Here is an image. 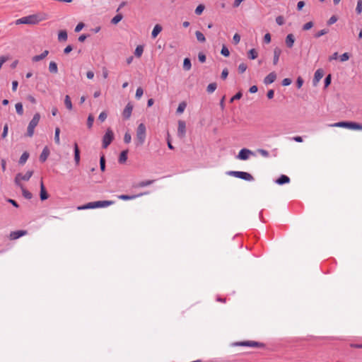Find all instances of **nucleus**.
I'll list each match as a JSON object with an SVG mask.
<instances>
[{"label": "nucleus", "mask_w": 362, "mask_h": 362, "mask_svg": "<svg viewBox=\"0 0 362 362\" xmlns=\"http://www.w3.org/2000/svg\"><path fill=\"white\" fill-rule=\"evenodd\" d=\"M229 175H232L238 178H240L247 181H252L254 179L252 175L246 172L231 171L229 173Z\"/></svg>", "instance_id": "obj_8"}, {"label": "nucleus", "mask_w": 362, "mask_h": 362, "mask_svg": "<svg viewBox=\"0 0 362 362\" xmlns=\"http://www.w3.org/2000/svg\"><path fill=\"white\" fill-rule=\"evenodd\" d=\"M45 18L41 17L40 15H30L28 16L23 17L16 21V24H37L39 22L45 20Z\"/></svg>", "instance_id": "obj_4"}, {"label": "nucleus", "mask_w": 362, "mask_h": 362, "mask_svg": "<svg viewBox=\"0 0 362 362\" xmlns=\"http://www.w3.org/2000/svg\"><path fill=\"white\" fill-rule=\"evenodd\" d=\"M313 25H314V24L312 21L308 22L303 25V30H308L311 29L313 27Z\"/></svg>", "instance_id": "obj_48"}, {"label": "nucleus", "mask_w": 362, "mask_h": 362, "mask_svg": "<svg viewBox=\"0 0 362 362\" xmlns=\"http://www.w3.org/2000/svg\"><path fill=\"white\" fill-rule=\"evenodd\" d=\"M114 204H115L114 201H97V202H89V203L82 205V206H78L77 207V209L78 210H85V209H89L103 208V207L109 206Z\"/></svg>", "instance_id": "obj_1"}, {"label": "nucleus", "mask_w": 362, "mask_h": 362, "mask_svg": "<svg viewBox=\"0 0 362 362\" xmlns=\"http://www.w3.org/2000/svg\"><path fill=\"white\" fill-rule=\"evenodd\" d=\"M153 183V180H146V181H142L139 183L138 186L140 187H144L146 186H148Z\"/></svg>", "instance_id": "obj_49"}, {"label": "nucleus", "mask_w": 362, "mask_h": 362, "mask_svg": "<svg viewBox=\"0 0 362 362\" xmlns=\"http://www.w3.org/2000/svg\"><path fill=\"white\" fill-rule=\"evenodd\" d=\"M133 110V105L130 103H127L122 112V116L125 119L130 118Z\"/></svg>", "instance_id": "obj_11"}, {"label": "nucleus", "mask_w": 362, "mask_h": 362, "mask_svg": "<svg viewBox=\"0 0 362 362\" xmlns=\"http://www.w3.org/2000/svg\"><path fill=\"white\" fill-rule=\"evenodd\" d=\"M258 56V53L255 49H251L248 52V57L250 59H255Z\"/></svg>", "instance_id": "obj_33"}, {"label": "nucleus", "mask_w": 362, "mask_h": 362, "mask_svg": "<svg viewBox=\"0 0 362 362\" xmlns=\"http://www.w3.org/2000/svg\"><path fill=\"white\" fill-rule=\"evenodd\" d=\"M195 35H196V37H197V40L200 42H204L206 41V38L204 35V34L202 33H201L200 31H196L195 32Z\"/></svg>", "instance_id": "obj_32"}, {"label": "nucleus", "mask_w": 362, "mask_h": 362, "mask_svg": "<svg viewBox=\"0 0 362 362\" xmlns=\"http://www.w3.org/2000/svg\"><path fill=\"white\" fill-rule=\"evenodd\" d=\"M253 155L254 153L251 150L247 148H243L239 151L238 155L237 156V158L239 160H247L250 156Z\"/></svg>", "instance_id": "obj_9"}, {"label": "nucleus", "mask_w": 362, "mask_h": 362, "mask_svg": "<svg viewBox=\"0 0 362 362\" xmlns=\"http://www.w3.org/2000/svg\"><path fill=\"white\" fill-rule=\"evenodd\" d=\"M132 140V136L129 132H126L124 136V141L126 144H129L131 142Z\"/></svg>", "instance_id": "obj_51"}, {"label": "nucleus", "mask_w": 362, "mask_h": 362, "mask_svg": "<svg viewBox=\"0 0 362 362\" xmlns=\"http://www.w3.org/2000/svg\"><path fill=\"white\" fill-rule=\"evenodd\" d=\"M324 76V71L322 69H318L315 72L314 75V78L313 81V86H317L319 81Z\"/></svg>", "instance_id": "obj_13"}, {"label": "nucleus", "mask_w": 362, "mask_h": 362, "mask_svg": "<svg viewBox=\"0 0 362 362\" xmlns=\"http://www.w3.org/2000/svg\"><path fill=\"white\" fill-rule=\"evenodd\" d=\"M106 118H107V114H106V112H100V115H99V116H98V119H99L101 122H104V121L106 119Z\"/></svg>", "instance_id": "obj_54"}, {"label": "nucleus", "mask_w": 362, "mask_h": 362, "mask_svg": "<svg viewBox=\"0 0 362 362\" xmlns=\"http://www.w3.org/2000/svg\"><path fill=\"white\" fill-rule=\"evenodd\" d=\"M216 87H217V86H216V83H209L206 88L207 92L209 93H213L216 89Z\"/></svg>", "instance_id": "obj_39"}, {"label": "nucleus", "mask_w": 362, "mask_h": 362, "mask_svg": "<svg viewBox=\"0 0 362 362\" xmlns=\"http://www.w3.org/2000/svg\"><path fill=\"white\" fill-rule=\"evenodd\" d=\"M291 83V80L290 78H284L282 81V85L284 86H289Z\"/></svg>", "instance_id": "obj_64"}, {"label": "nucleus", "mask_w": 362, "mask_h": 362, "mask_svg": "<svg viewBox=\"0 0 362 362\" xmlns=\"http://www.w3.org/2000/svg\"><path fill=\"white\" fill-rule=\"evenodd\" d=\"M100 170L102 171H105V156H102L100 159Z\"/></svg>", "instance_id": "obj_46"}, {"label": "nucleus", "mask_w": 362, "mask_h": 362, "mask_svg": "<svg viewBox=\"0 0 362 362\" xmlns=\"http://www.w3.org/2000/svg\"><path fill=\"white\" fill-rule=\"evenodd\" d=\"M329 32V30L328 29H322V30H319L317 33H316L314 35V37L315 38H319L321 36L324 35H326L327 33H328Z\"/></svg>", "instance_id": "obj_38"}, {"label": "nucleus", "mask_w": 362, "mask_h": 362, "mask_svg": "<svg viewBox=\"0 0 362 362\" xmlns=\"http://www.w3.org/2000/svg\"><path fill=\"white\" fill-rule=\"evenodd\" d=\"M161 30L162 27L158 24L156 25L151 33L152 37L156 38L158 36V35L161 32Z\"/></svg>", "instance_id": "obj_23"}, {"label": "nucleus", "mask_w": 362, "mask_h": 362, "mask_svg": "<svg viewBox=\"0 0 362 362\" xmlns=\"http://www.w3.org/2000/svg\"><path fill=\"white\" fill-rule=\"evenodd\" d=\"M84 27V24L83 23H79L75 28V32H80Z\"/></svg>", "instance_id": "obj_58"}, {"label": "nucleus", "mask_w": 362, "mask_h": 362, "mask_svg": "<svg viewBox=\"0 0 362 362\" xmlns=\"http://www.w3.org/2000/svg\"><path fill=\"white\" fill-rule=\"evenodd\" d=\"M198 59H199V62L202 63H204L206 62V56L203 53H199Z\"/></svg>", "instance_id": "obj_57"}, {"label": "nucleus", "mask_w": 362, "mask_h": 362, "mask_svg": "<svg viewBox=\"0 0 362 362\" xmlns=\"http://www.w3.org/2000/svg\"><path fill=\"white\" fill-rule=\"evenodd\" d=\"M22 191L23 196L27 199H31L33 194L28 190H27L24 186L19 187Z\"/></svg>", "instance_id": "obj_25"}, {"label": "nucleus", "mask_w": 362, "mask_h": 362, "mask_svg": "<svg viewBox=\"0 0 362 362\" xmlns=\"http://www.w3.org/2000/svg\"><path fill=\"white\" fill-rule=\"evenodd\" d=\"M33 175V170H28L25 174L18 173L14 178V182L18 187L24 186L22 183L23 181H28Z\"/></svg>", "instance_id": "obj_6"}, {"label": "nucleus", "mask_w": 362, "mask_h": 362, "mask_svg": "<svg viewBox=\"0 0 362 362\" xmlns=\"http://www.w3.org/2000/svg\"><path fill=\"white\" fill-rule=\"evenodd\" d=\"M276 22L278 25H282L284 24V18L282 16H279L276 18Z\"/></svg>", "instance_id": "obj_52"}, {"label": "nucleus", "mask_w": 362, "mask_h": 362, "mask_svg": "<svg viewBox=\"0 0 362 362\" xmlns=\"http://www.w3.org/2000/svg\"><path fill=\"white\" fill-rule=\"evenodd\" d=\"M228 75V71L227 69H224L221 73V78L226 79Z\"/></svg>", "instance_id": "obj_63"}, {"label": "nucleus", "mask_w": 362, "mask_h": 362, "mask_svg": "<svg viewBox=\"0 0 362 362\" xmlns=\"http://www.w3.org/2000/svg\"><path fill=\"white\" fill-rule=\"evenodd\" d=\"M286 45L288 48H291L295 42V37L293 34H288L285 40Z\"/></svg>", "instance_id": "obj_17"}, {"label": "nucleus", "mask_w": 362, "mask_h": 362, "mask_svg": "<svg viewBox=\"0 0 362 362\" xmlns=\"http://www.w3.org/2000/svg\"><path fill=\"white\" fill-rule=\"evenodd\" d=\"M40 119V115L39 113H35L33 117V119L30 120V122L28 124V128H27V133L26 136L28 137H32L34 134L35 128L37 127V125L39 123V121Z\"/></svg>", "instance_id": "obj_5"}, {"label": "nucleus", "mask_w": 362, "mask_h": 362, "mask_svg": "<svg viewBox=\"0 0 362 362\" xmlns=\"http://www.w3.org/2000/svg\"><path fill=\"white\" fill-rule=\"evenodd\" d=\"M241 97H242V93L241 92H238L233 98H231L230 102L233 103L235 100L240 99Z\"/></svg>", "instance_id": "obj_56"}, {"label": "nucleus", "mask_w": 362, "mask_h": 362, "mask_svg": "<svg viewBox=\"0 0 362 362\" xmlns=\"http://www.w3.org/2000/svg\"><path fill=\"white\" fill-rule=\"evenodd\" d=\"M114 139V134L110 129H107L105 134L103 138V147L106 148L112 141Z\"/></svg>", "instance_id": "obj_7"}, {"label": "nucleus", "mask_w": 362, "mask_h": 362, "mask_svg": "<svg viewBox=\"0 0 362 362\" xmlns=\"http://www.w3.org/2000/svg\"><path fill=\"white\" fill-rule=\"evenodd\" d=\"M74 160L76 163L78 165L80 161V151L76 143L74 144Z\"/></svg>", "instance_id": "obj_22"}, {"label": "nucleus", "mask_w": 362, "mask_h": 362, "mask_svg": "<svg viewBox=\"0 0 362 362\" xmlns=\"http://www.w3.org/2000/svg\"><path fill=\"white\" fill-rule=\"evenodd\" d=\"M303 80L301 77L299 76L296 81V84H297L298 88H300L303 86Z\"/></svg>", "instance_id": "obj_61"}, {"label": "nucleus", "mask_w": 362, "mask_h": 362, "mask_svg": "<svg viewBox=\"0 0 362 362\" xmlns=\"http://www.w3.org/2000/svg\"><path fill=\"white\" fill-rule=\"evenodd\" d=\"M192 67L191 62L189 58H185L183 61V69L186 71H189Z\"/></svg>", "instance_id": "obj_30"}, {"label": "nucleus", "mask_w": 362, "mask_h": 362, "mask_svg": "<svg viewBox=\"0 0 362 362\" xmlns=\"http://www.w3.org/2000/svg\"><path fill=\"white\" fill-rule=\"evenodd\" d=\"M144 94V90H143V88L141 87H139L137 88L136 90V94H135V97L136 99H140L141 98V96L143 95Z\"/></svg>", "instance_id": "obj_43"}, {"label": "nucleus", "mask_w": 362, "mask_h": 362, "mask_svg": "<svg viewBox=\"0 0 362 362\" xmlns=\"http://www.w3.org/2000/svg\"><path fill=\"white\" fill-rule=\"evenodd\" d=\"M26 234H27L26 230H16V231L11 232L10 233L9 238L11 240H16Z\"/></svg>", "instance_id": "obj_14"}, {"label": "nucleus", "mask_w": 362, "mask_h": 362, "mask_svg": "<svg viewBox=\"0 0 362 362\" xmlns=\"http://www.w3.org/2000/svg\"><path fill=\"white\" fill-rule=\"evenodd\" d=\"M186 105L185 103H180L177 108V112L179 114L182 113L185 110Z\"/></svg>", "instance_id": "obj_40"}, {"label": "nucleus", "mask_w": 362, "mask_h": 362, "mask_svg": "<svg viewBox=\"0 0 362 362\" xmlns=\"http://www.w3.org/2000/svg\"><path fill=\"white\" fill-rule=\"evenodd\" d=\"M221 53L222 55H223L225 57H228L230 55V52H229L228 49L224 45L222 47Z\"/></svg>", "instance_id": "obj_50"}, {"label": "nucleus", "mask_w": 362, "mask_h": 362, "mask_svg": "<svg viewBox=\"0 0 362 362\" xmlns=\"http://www.w3.org/2000/svg\"><path fill=\"white\" fill-rule=\"evenodd\" d=\"M186 133V124L182 120L178 121L177 134L180 137H184Z\"/></svg>", "instance_id": "obj_12"}, {"label": "nucleus", "mask_w": 362, "mask_h": 362, "mask_svg": "<svg viewBox=\"0 0 362 362\" xmlns=\"http://www.w3.org/2000/svg\"><path fill=\"white\" fill-rule=\"evenodd\" d=\"M40 199L41 200H45L48 198V194L45 189L42 180L40 182Z\"/></svg>", "instance_id": "obj_19"}, {"label": "nucleus", "mask_w": 362, "mask_h": 362, "mask_svg": "<svg viewBox=\"0 0 362 362\" xmlns=\"http://www.w3.org/2000/svg\"><path fill=\"white\" fill-rule=\"evenodd\" d=\"M337 21V18L335 16H332L327 22L328 25H331Z\"/></svg>", "instance_id": "obj_53"}, {"label": "nucleus", "mask_w": 362, "mask_h": 362, "mask_svg": "<svg viewBox=\"0 0 362 362\" xmlns=\"http://www.w3.org/2000/svg\"><path fill=\"white\" fill-rule=\"evenodd\" d=\"M281 54V49L280 48L275 47L274 49V59H273L274 65H276L278 64Z\"/></svg>", "instance_id": "obj_16"}, {"label": "nucleus", "mask_w": 362, "mask_h": 362, "mask_svg": "<svg viewBox=\"0 0 362 362\" xmlns=\"http://www.w3.org/2000/svg\"><path fill=\"white\" fill-rule=\"evenodd\" d=\"M144 52V47L142 45H138L134 51V54L136 57L139 58L141 57Z\"/></svg>", "instance_id": "obj_29"}, {"label": "nucleus", "mask_w": 362, "mask_h": 362, "mask_svg": "<svg viewBox=\"0 0 362 362\" xmlns=\"http://www.w3.org/2000/svg\"><path fill=\"white\" fill-rule=\"evenodd\" d=\"M59 134L60 129L59 127H56L54 132V141L58 145L60 144Z\"/></svg>", "instance_id": "obj_36"}, {"label": "nucleus", "mask_w": 362, "mask_h": 362, "mask_svg": "<svg viewBox=\"0 0 362 362\" xmlns=\"http://www.w3.org/2000/svg\"><path fill=\"white\" fill-rule=\"evenodd\" d=\"M233 42L237 45L240 42V36L239 34L238 33H235L234 35H233Z\"/></svg>", "instance_id": "obj_55"}, {"label": "nucleus", "mask_w": 362, "mask_h": 362, "mask_svg": "<svg viewBox=\"0 0 362 362\" xmlns=\"http://www.w3.org/2000/svg\"><path fill=\"white\" fill-rule=\"evenodd\" d=\"M122 19V15L117 14L111 20V23L112 24H117Z\"/></svg>", "instance_id": "obj_41"}, {"label": "nucleus", "mask_w": 362, "mask_h": 362, "mask_svg": "<svg viewBox=\"0 0 362 362\" xmlns=\"http://www.w3.org/2000/svg\"><path fill=\"white\" fill-rule=\"evenodd\" d=\"M331 83V75L329 74L326 78H325V87H327L328 86H329Z\"/></svg>", "instance_id": "obj_62"}, {"label": "nucleus", "mask_w": 362, "mask_h": 362, "mask_svg": "<svg viewBox=\"0 0 362 362\" xmlns=\"http://www.w3.org/2000/svg\"><path fill=\"white\" fill-rule=\"evenodd\" d=\"M146 137V128L144 124L141 123L138 125L136 134V145L142 146Z\"/></svg>", "instance_id": "obj_3"}, {"label": "nucleus", "mask_w": 362, "mask_h": 362, "mask_svg": "<svg viewBox=\"0 0 362 362\" xmlns=\"http://www.w3.org/2000/svg\"><path fill=\"white\" fill-rule=\"evenodd\" d=\"M28 157H29V153L28 152H24L20 159H19V163L21 164V165H23L26 161L28 159Z\"/></svg>", "instance_id": "obj_34"}, {"label": "nucleus", "mask_w": 362, "mask_h": 362, "mask_svg": "<svg viewBox=\"0 0 362 362\" xmlns=\"http://www.w3.org/2000/svg\"><path fill=\"white\" fill-rule=\"evenodd\" d=\"M64 104L69 110H72V103L69 95H66L64 98Z\"/></svg>", "instance_id": "obj_31"}, {"label": "nucleus", "mask_w": 362, "mask_h": 362, "mask_svg": "<svg viewBox=\"0 0 362 362\" xmlns=\"http://www.w3.org/2000/svg\"><path fill=\"white\" fill-rule=\"evenodd\" d=\"M49 155V151L47 148V147H45L40 156V160L41 162H45L47 159Z\"/></svg>", "instance_id": "obj_20"}, {"label": "nucleus", "mask_w": 362, "mask_h": 362, "mask_svg": "<svg viewBox=\"0 0 362 362\" xmlns=\"http://www.w3.org/2000/svg\"><path fill=\"white\" fill-rule=\"evenodd\" d=\"M289 182H290V178L285 175H281V177L279 178H278L276 181V182L279 185H284L286 183H288Z\"/></svg>", "instance_id": "obj_21"}, {"label": "nucleus", "mask_w": 362, "mask_h": 362, "mask_svg": "<svg viewBox=\"0 0 362 362\" xmlns=\"http://www.w3.org/2000/svg\"><path fill=\"white\" fill-rule=\"evenodd\" d=\"M276 78V74L274 72L269 74L264 79V83L266 85L272 83Z\"/></svg>", "instance_id": "obj_15"}, {"label": "nucleus", "mask_w": 362, "mask_h": 362, "mask_svg": "<svg viewBox=\"0 0 362 362\" xmlns=\"http://www.w3.org/2000/svg\"><path fill=\"white\" fill-rule=\"evenodd\" d=\"M205 8L204 5L199 4L195 9V13L198 16L201 15Z\"/></svg>", "instance_id": "obj_42"}, {"label": "nucleus", "mask_w": 362, "mask_h": 362, "mask_svg": "<svg viewBox=\"0 0 362 362\" xmlns=\"http://www.w3.org/2000/svg\"><path fill=\"white\" fill-rule=\"evenodd\" d=\"M264 41L267 44H269L271 42V35L269 33H267L264 35Z\"/></svg>", "instance_id": "obj_60"}, {"label": "nucleus", "mask_w": 362, "mask_h": 362, "mask_svg": "<svg viewBox=\"0 0 362 362\" xmlns=\"http://www.w3.org/2000/svg\"><path fill=\"white\" fill-rule=\"evenodd\" d=\"M67 33L66 30H60L58 33L59 41H66L67 40Z\"/></svg>", "instance_id": "obj_28"}, {"label": "nucleus", "mask_w": 362, "mask_h": 362, "mask_svg": "<svg viewBox=\"0 0 362 362\" xmlns=\"http://www.w3.org/2000/svg\"><path fill=\"white\" fill-rule=\"evenodd\" d=\"M332 127H342L351 130L362 131V124L354 122H339L329 125Z\"/></svg>", "instance_id": "obj_2"}, {"label": "nucleus", "mask_w": 362, "mask_h": 362, "mask_svg": "<svg viewBox=\"0 0 362 362\" xmlns=\"http://www.w3.org/2000/svg\"><path fill=\"white\" fill-rule=\"evenodd\" d=\"M16 110L18 115H23V107L21 103H18L15 105Z\"/></svg>", "instance_id": "obj_35"}, {"label": "nucleus", "mask_w": 362, "mask_h": 362, "mask_svg": "<svg viewBox=\"0 0 362 362\" xmlns=\"http://www.w3.org/2000/svg\"><path fill=\"white\" fill-rule=\"evenodd\" d=\"M127 153H128V151L127 150H124V151L121 152V153L119 155V162L120 163H124L127 161Z\"/></svg>", "instance_id": "obj_26"}, {"label": "nucleus", "mask_w": 362, "mask_h": 362, "mask_svg": "<svg viewBox=\"0 0 362 362\" xmlns=\"http://www.w3.org/2000/svg\"><path fill=\"white\" fill-rule=\"evenodd\" d=\"M94 122V117L93 115H89L87 119V126L88 129H91Z\"/></svg>", "instance_id": "obj_37"}, {"label": "nucleus", "mask_w": 362, "mask_h": 362, "mask_svg": "<svg viewBox=\"0 0 362 362\" xmlns=\"http://www.w3.org/2000/svg\"><path fill=\"white\" fill-rule=\"evenodd\" d=\"M247 68V64H245V63H241V64H239V66H238V71H239L240 74H243V73H244V72L246 71Z\"/></svg>", "instance_id": "obj_45"}, {"label": "nucleus", "mask_w": 362, "mask_h": 362, "mask_svg": "<svg viewBox=\"0 0 362 362\" xmlns=\"http://www.w3.org/2000/svg\"><path fill=\"white\" fill-rule=\"evenodd\" d=\"M48 54H49V51L45 50L42 54L33 57L32 61L33 62H37L41 61V60L44 59L48 55Z\"/></svg>", "instance_id": "obj_18"}, {"label": "nucleus", "mask_w": 362, "mask_h": 362, "mask_svg": "<svg viewBox=\"0 0 362 362\" xmlns=\"http://www.w3.org/2000/svg\"><path fill=\"white\" fill-rule=\"evenodd\" d=\"M49 71L53 74H57L58 72L57 64L54 62H49Z\"/></svg>", "instance_id": "obj_27"}, {"label": "nucleus", "mask_w": 362, "mask_h": 362, "mask_svg": "<svg viewBox=\"0 0 362 362\" xmlns=\"http://www.w3.org/2000/svg\"><path fill=\"white\" fill-rule=\"evenodd\" d=\"M235 346H250V347H262L264 345L261 343L254 341H245L241 342L235 343Z\"/></svg>", "instance_id": "obj_10"}, {"label": "nucleus", "mask_w": 362, "mask_h": 362, "mask_svg": "<svg viewBox=\"0 0 362 362\" xmlns=\"http://www.w3.org/2000/svg\"><path fill=\"white\" fill-rule=\"evenodd\" d=\"M258 152L262 155L263 157H268L269 156V152L264 149H259Z\"/></svg>", "instance_id": "obj_59"}, {"label": "nucleus", "mask_w": 362, "mask_h": 362, "mask_svg": "<svg viewBox=\"0 0 362 362\" xmlns=\"http://www.w3.org/2000/svg\"><path fill=\"white\" fill-rule=\"evenodd\" d=\"M141 194H137V195H132V196H129V195H126V194H121V195H118L117 197L118 199H122V200H124V201H127V200H132V199H134L137 197H139V196H141Z\"/></svg>", "instance_id": "obj_24"}, {"label": "nucleus", "mask_w": 362, "mask_h": 362, "mask_svg": "<svg viewBox=\"0 0 362 362\" xmlns=\"http://www.w3.org/2000/svg\"><path fill=\"white\" fill-rule=\"evenodd\" d=\"M356 11L358 14L361 13V12H362V0L358 1L357 6L356 8Z\"/></svg>", "instance_id": "obj_47"}, {"label": "nucleus", "mask_w": 362, "mask_h": 362, "mask_svg": "<svg viewBox=\"0 0 362 362\" xmlns=\"http://www.w3.org/2000/svg\"><path fill=\"white\" fill-rule=\"evenodd\" d=\"M349 58H350V55L348 52H345L339 57V59L341 62L348 61L349 59Z\"/></svg>", "instance_id": "obj_44"}]
</instances>
